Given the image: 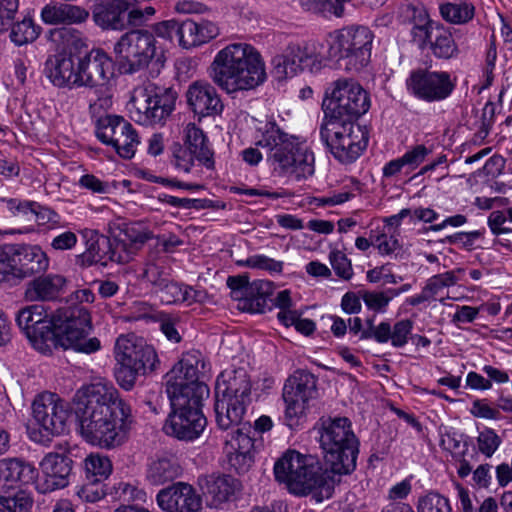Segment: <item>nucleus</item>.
Returning <instances> with one entry per match:
<instances>
[{
  "label": "nucleus",
  "instance_id": "nucleus-1",
  "mask_svg": "<svg viewBox=\"0 0 512 512\" xmlns=\"http://www.w3.org/2000/svg\"><path fill=\"white\" fill-rule=\"evenodd\" d=\"M74 402L80 433L88 443L113 449L128 440L135 418L130 404L112 384L97 382L82 387Z\"/></svg>",
  "mask_w": 512,
  "mask_h": 512
},
{
  "label": "nucleus",
  "instance_id": "nucleus-2",
  "mask_svg": "<svg viewBox=\"0 0 512 512\" xmlns=\"http://www.w3.org/2000/svg\"><path fill=\"white\" fill-rule=\"evenodd\" d=\"M200 356L198 351L185 354L166 374V393L172 412L163 429L167 435L179 440L198 438L207 424L201 407L209 396V388L199 381V365L204 366Z\"/></svg>",
  "mask_w": 512,
  "mask_h": 512
},
{
  "label": "nucleus",
  "instance_id": "nucleus-3",
  "mask_svg": "<svg viewBox=\"0 0 512 512\" xmlns=\"http://www.w3.org/2000/svg\"><path fill=\"white\" fill-rule=\"evenodd\" d=\"M209 73L212 81L229 95L256 90L268 78L262 54L246 42L230 43L220 49Z\"/></svg>",
  "mask_w": 512,
  "mask_h": 512
},
{
  "label": "nucleus",
  "instance_id": "nucleus-4",
  "mask_svg": "<svg viewBox=\"0 0 512 512\" xmlns=\"http://www.w3.org/2000/svg\"><path fill=\"white\" fill-rule=\"evenodd\" d=\"M325 463L335 475H347L356 468L359 440L347 417H322L317 424Z\"/></svg>",
  "mask_w": 512,
  "mask_h": 512
},
{
  "label": "nucleus",
  "instance_id": "nucleus-5",
  "mask_svg": "<svg viewBox=\"0 0 512 512\" xmlns=\"http://www.w3.org/2000/svg\"><path fill=\"white\" fill-rule=\"evenodd\" d=\"M92 329L91 316L82 305L60 308L53 315V337L51 348L60 346L85 354L94 353L101 348L96 337L87 338Z\"/></svg>",
  "mask_w": 512,
  "mask_h": 512
},
{
  "label": "nucleus",
  "instance_id": "nucleus-6",
  "mask_svg": "<svg viewBox=\"0 0 512 512\" xmlns=\"http://www.w3.org/2000/svg\"><path fill=\"white\" fill-rule=\"evenodd\" d=\"M371 107L369 93L353 79H338L323 100L326 124L353 126Z\"/></svg>",
  "mask_w": 512,
  "mask_h": 512
},
{
  "label": "nucleus",
  "instance_id": "nucleus-7",
  "mask_svg": "<svg viewBox=\"0 0 512 512\" xmlns=\"http://www.w3.org/2000/svg\"><path fill=\"white\" fill-rule=\"evenodd\" d=\"M117 367L115 377L121 388L131 390L137 378L152 372L159 364L155 349L143 339L120 335L114 348Z\"/></svg>",
  "mask_w": 512,
  "mask_h": 512
},
{
  "label": "nucleus",
  "instance_id": "nucleus-8",
  "mask_svg": "<svg viewBox=\"0 0 512 512\" xmlns=\"http://www.w3.org/2000/svg\"><path fill=\"white\" fill-rule=\"evenodd\" d=\"M256 144L273 151V161L282 174L300 180L314 173L313 156L302 150L299 137L284 130H264Z\"/></svg>",
  "mask_w": 512,
  "mask_h": 512
},
{
  "label": "nucleus",
  "instance_id": "nucleus-9",
  "mask_svg": "<svg viewBox=\"0 0 512 512\" xmlns=\"http://www.w3.org/2000/svg\"><path fill=\"white\" fill-rule=\"evenodd\" d=\"M373 40L374 34L366 26L343 27L328 34V55L343 60L346 70L358 72L371 60Z\"/></svg>",
  "mask_w": 512,
  "mask_h": 512
},
{
  "label": "nucleus",
  "instance_id": "nucleus-10",
  "mask_svg": "<svg viewBox=\"0 0 512 512\" xmlns=\"http://www.w3.org/2000/svg\"><path fill=\"white\" fill-rule=\"evenodd\" d=\"M177 94L172 88L153 83L136 87L128 103L131 119L138 125L161 124L175 108Z\"/></svg>",
  "mask_w": 512,
  "mask_h": 512
},
{
  "label": "nucleus",
  "instance_id": "nucleus-11",
  "mask_svg": "<svg viewBox=\"0 0 512 512\" xmlns=\"http://www.w3.org/2000/svg\"><path fill=\"white\" fill-rule=\"evenodd\" d=\"M156 42L154 35L144 29L124 33L113 48L120 73L134 74L147 67L156 56Z\"/></svg>",
  "mask_w": 512,
  "mask_h": 512
},
{
  "label": "nucleus",
  "instance_id": "nucleus-12",
  "mask_svg": "<svg viewBox=\"0 0 512 512\" xmlns=\"http://www.w3.org/2000/svg\"><path fill=\"white\" fill-rule=\"evenodd\" d=\"M49 264V257L39 245H4L5 283L16 284L26 278L44 274Z\"/></svg>",
  "mask_w": 512,
  "mask_h": 512
},
{
  "label": "nucleus",
  "instance_id": "nucleus-13",
  "mask_svg": "<svg viewBox=\"0 0 512 512\" xmlns=\"http://www.w3.org/2000/svg\"><path fill=\"white\" fill-rule=\"evenodd\" d=\"M335 474L323 469L319 461L311 455H303L300 469L290 478L289 492L298 496L312 494L317 502L332 497L335 487Z\"/></svg>",
  "mask_w": 512,
  "mask_h": 512
},
{
  "label": "nucleus",
  "instance_id": "nucleus-14",
  "mask_svg": "<svg viewBox=\"0 0 512 512\" xmlns=\"http://www.w3.org/2000/svg\"><path fill=\"white\" fill-rule=\"evenodd\" d=\"M335 474L323 469L319 461L311 455H303L300 469L290 478L289 492L298 496L312 494L317 502L332 497L335 487Z\"/></svg>",
  "mask_w": 512,
  "mask_h": 512
},
{
  "label": "nucleus",
  "instance_id": "nucleus-15",
  "mask_svg": "<svg viewBox=\"0 0 512 512\" xmlns=\"http://www.w3.org/2000/svg\"><path fill=\"white\" fill-rule=\"evenodd\" d=\"M74 461L67 442L54 445L53 451L44 455L39 463L41 478L35 480V489L40 494H48L70 485Z\"/></svg>",
  "mask_w": 512,
  "mask_h": 512
},
{
  "label": "nucleus",
  "instance_id": "nucleus-16",
  "mask_svg": "<svg viewBox=\"0 0 512 512\" xmlns=\"http://www.w3.org/2000/svg\"><path fill=\"white\" fill-rule=\"evenodd\" d=\"M86 249L77 256V264L87 268L93 265L106 267L110 262L127 263L132 259L133 251H124L125 242H115L96 230L83 231Z\"/></svg>",
  "mask_w": 512,
  "mask_h": 512
},
{
  "label": "nucleus",
  "instance_id": "nucleus-17",
  "mask_svg": "<svg viewBox=\"0 0 512 512\" xmlns=\"http://www.w3.org/2000/svg\"><path fill=\"white\" fill-rule=\"evenodd\" d=\"M273 73L278 80L294 77L303 71L319 72L323 58L313 46L290 43L281 54L271 61Z\"/></svg>",
  "mask_w": 512,
  "mask_h": 512
},
{
  "label": "nucleus",
  "instance_id": "nucleus-18",
  "mask_svg": "<svg viewBox=\"0 0 512 512\" xmlns=\"http://www.w3.org/2000/svg\"><path fill=\"white\" fill-rule=\"evenodd\" d=\"M409 94L426 102H438L448 98L455 84L446 71H431L419 68L412 70L406 79Z\"/></svg>",
  "mask_w": 512,
  "mask_h": 512
},
{
  "label": "nucleus",
  "instance_id": "nucleus-19",
  "mask_svg": "<svg viewBox=\"0 0 512 512\" xmlns=\"http://www.w3.org/2000/svg\"><path fill=\"white\" fill-rule=\"evenodd\" d=\"M317 396V378L306 370L295 371L283 387L286 418L291 421L299 418Z\"/></svg>",
  "mask_w": 512,
  "mask_h": 512
},
{
  "label": "nucleus",
  "instance_id": "nucleus-20",
  "mask_svg": "<svg viewBox=\"0 0 512 512\" xmlns=\"http://www.w3.org/2000/svg\"><path fill=\"white\" fill-rule=\"evenodd\" d=\"M15 321L35 349L44 354L51 352L53 317L49 318L43 305L33 304L20 309Z\"/></svg>",
  "mask_w": 512,
  "mask_h": 512
},
{
  "label": "nucleus",
  "instance_id": "nucleus-21",
  "mask_svg": "<svg viewBox=\"0 0 512 512\" xmlns=\"http://www.w3.org/2000/svg\"><path fill=\"white\" fill-rule=\"evenodd\" d=\"M70 413L69 403L52 392L37 395L32 403L34 420L50 435L65 433Z\"/></svg>",
  "mask_w": 512,
  "mask_h": 512
},
{
  "label": "nucleus",
  "instance_id": "nucleus-22",
  "mask_svg": "<svg viewBox=\"0 0 512 512\" xmlns=\"http://www.w3.org/2000/svg\"><path fill=\"white\" fill-rule=\"evenodd\" d=\"M333 157L342 164L355 162L368 144L367 130H320Z\"/></svg>",
  "mask_w": 512,
  "mask_h": 512
},
{
  "label": "nucleus",
  "instance_id": "nucleus-23",
  "mask_svg": "<svg viewBox=\"0 0 512 512\" xmlns=\"http://www.w3.org/2000/svg\"><path fill=\"white\" fill-rule=\"evenodd\" d=\"M78 71V54L68 50H61L49 55L44 63L45 77L59 89L82 88Z\"/></svg>",
  "mask_w": 512,
  "mask_h": 512
},
{
  "label": "nucleus",
  "instance_id": "nucleus-24",
  "mask_svg": "<svg viewBox=\"0 0 512 512\" xmlns=\"http://www.w3.org/2000/svg\"><path fill=\"white\" fill-rule=\"evenodd\" d=\"M82 88H94L108 82L114 76V62L101 48H93L78 54Z\"/></svg>",
  "mask_w": 512,
  "mask_h": 512
},
{
  "label": "nucleus",
  "instance_id": "nucleus-25",
  "mask_svg": "<svg viewBox=\"0 0 512 512\" xmlns=\"http://www.w3.org/2000/svg\"><path fill=\"white\" fill-rule=\"evenodd\" d=\"M158 506L165 512H200L202 498L188 483L177 482L161 489L156 497Z\"/></svg>",
  "mask_w": 512,
  "mask_h": 512
},
{
  "label": "nucleus",
  "instance_id": "nucleus-26",
  "mask_svg": "<svg viewBox=\"0 0 512 512\" xmlns=\"http://www.w3.org/2000/svg\"><path fill=\"white\" fill-rule=\"evenodd\" d=\"M197 482L207 505L211 508L231 501L241 487L237 479L219 472L200 475Z\"/></svg>",
  "mask_w": 512,
  "mask_h": 512
},
{
  "label": "nucleus",
  "instance_id": "nucleus-27",
  "mask_svg": "<svg viewBox=\"0 0 512 512\" xmlns=\"http://www.w3.org/2000/svg\"><path fill=\"white\" fill-rule=\"evenodd\" d=\"M25 287L24 297L30 302H51L66 292L67 279L61 274H38Z\"/></svg>",
  "mask_w": 512,
  "mask_h": 512
},
{
  "label": "nucleus",
  "instance_id": "nucleus-28",
  "mask_svg": "<svg viewBox=\"0 0 512 512\" xmlns=\"http://www.w3.org/2000/svg\"><path fill=\"white\" fill-rule=\"evenodd\" d=\"M226 445L230 447L227 451V461L230 470L242 475L246 474L254 464V440L243 428H238L227 439Z\"/></svg>",
  "mask_w": 512,
  "mask_h": 512
},
{
  "label": "nucleus",
  "instance_id": "nucleus-29",
  "mask_svg": "<svg viewBox=\"0 0 512 512\" xmlns=\"http://www.w3.org/2000/svg\"><path fill=\"white\" fill-rule=\"evenodd\" d=\"M89 11L81 6L50 2L40 12V19L46 25L70 26L85 23L89 18Z\"/></svg>",
  "mask_w": 512,
  "mask_h": 512
},
{
  "label": "nucleus",
  "instance_id": "nucleus-30",
  "mask_svg": "<svg viewBox=\"0 0 512 512\" xmlns=\"http://www.w3.org/2000/svg\"><path fill=\"white\" fill-rule=\"evenodd\" d=\"M187 101L200 117L214 116L222 112L223 104L215 88L209 83L194 82L187 90Z\"/></svg>",
  "mask_w": 512,
  "mask_h": 512
},
{
  "label": "nucleus",
  "instance_id": "nucleus-31",
  "mask_svg": "<svg viewBox=\"0 0 512 512\" xmlns=\"http://www.w3.org/2000/svg\"><path fill=\"white\" fill-rule=\"evenodd\" d=\"M251 382L244 369H237L222 372L215 386V397H227L243 402H251Z\"/></svg>",
  "mask_w": 512,
  "mask_h": 512
},
{
  "label": "nucleus",
  "instance_id": "nucleus-32",
  "mask_svg": "<svg viewBox=\"0 0 512 512\" xmlns=\"http://www.w3.org/2000/svg\"><path fill=\"white\" fill-rule=\"evenodd\" d=\"M219 34L220 29L215 22L187 19L179 27V45L184 49L198 47L215 39Z\"/></svg>",
  "mask_w": 512,
  "mask_h": 512
},
{
  "label": "nucleus",
  "instance_id": "nucleus-33",
  "mask_svg": "<svg viewBox=\"0 0 512 512\" xmlns=\"http://www.w3.org/2000/svg\"><path fill=\"white\" fill-rule=\"evenodd\" d=\"M39 476L36 467L19 458H4L0 460V486L12 487L20 482L32 484Z\"/></svg>",
  "mask_w": 512,
  "mask_h": 512
},
{
  "label": "nucleus",
  "instance_id": "nucleus-34",
  "mask_svg": "<svg viewBox=\"0 0 512 512\" xmlns=\"http://www.w3.org/2000/svg\"><path fill=\"white\" fill-rule=\"evenodd\" d=\"M129 8L126 0H108L96 7L93 18L102 29L122 31L127 26L126 13Z\"/></svg>",
  "mask_w": 512,
  "mask_h": 512
},
{
  "label": "nucleus",
  "instance_id": "nucleus-35",
  "mask_svg": "<svg viewBox=\"0 0 512 512\" xmlns=\"http://www.w3.org/2000/svg\"><path fill=\"white\" fill-rule=\"evenodd\" d=\"M250 403L227 397H215V416L219 428L228 430L242 423Z\"/></svg>",
  "mask_w": 512,
  "mask_h": 512
},
{
  "label": "nucleus",
  "instance_id": "nucleus-36",
  "mask_svg": "<svg viewBox=\"0 0 512 512\" xmlns=\"http://www.w3.org/2000/svg\"><path fill=\"white\" fill-rule=\"evenodd\" d=\"M112 105L111 97H99L89 106L91 120L95 128H132L122 116L107 111Z\"/></svg>",
  "mask_w": 512,
  "mask_h": 512
},
{
  "label": "nucleus",
  "instance_id": "nucleus-37",
  "mask_svg": "<svg viewBox=\"0 0 512 512\" xmlns=\"http://www.w3.org/2000/svg\"><path fill=\"white\" fill-rule=\"evenodd\" d=\"M429 48L433 56L437 59H454L460 54V49L452 32L449 28H446L441 24L436 25Z\"/></svg>",
  "mask_w": 512,
  "mask_h": 512
},
{
  "label": "nucleus",
  "instance_id": "nucleus-38",
  "mask_svg": "<svg viewBox=\"0 0 512 512\" xmlns=\"http://www.w3.org/2000/svg\"><path fill=\"white\" fill-rule=\"evenodd\" d=\"M185 146L196 156V160L207 169H213L215 165L214 152L203 130H185L183 136Z\"/></svg>",
  "mask_w": 512,
  "mask_h": 512
},
{
  "label": "nucleus",
  "instance_id": "nucleus-39",
  "mask_svg": "<svg viewBox=\"0 0 512 512\" xmlns=\"http://www.w3.org/2000/svg\"><path fill=\"white\" fill-rule=\"evenodd\" d=\"M118 228L123 237L115 239V242H125L124 251H133V255L147 240L152 238L151 231L142 222H123L118 225Z\"/></svg>",
  "mask_w": 512,
  "mask_h": 512
},
{
  "label": "nucleus",
  "instance_id": "nucleus-40",
  "mask_svg": "<svg viewBox=\"0 0 512 512\" xmlns=\"http://www.w3.org/2000/svg\"><path fill=\"white\" fill-rule=\"evenodd\" d=\"M181 474V467L172 459L160 458L153 461L147 471V479L153 485H163Z\"/></svg>",
  "mask_w": 512,
  "mask_h": 512
},
{
  "label": "nucleus",
  "instance_id": "nucleus-41",
  "mask_svg": "<svg viewBox=\"0 0 512 512\" xmlns=\"http://www.w3.org/2000/svg\"><path fill=\"white\" fill-rule=\"evenodd\" d=\"M86 481L102 483L112 473L111 460L99 453H91L84 460Z\"/></svg>",
  "mask_w": 512,
  "mask_h": 512
},
{
  "label": "nucleus",
  "instance_id": "nucleus-42",
  "mask_svg": "<svg viewBox=\"0 0 512 512\" xmlns=\"http://www.w3.org/2000/svg\"><path fill=\"white\" fill-rule=\"evenodd\" d=\"M302 457L303 454L295 450H288L275 462V479L279 483L285 484L287 489H289L290 486V478L295 476V474H297V470L300 469V461Z\"/></svg>",
  "mask_w": 512,
  "mask_h": 512
},
{
  "label": "nucleus",
  "instance_id": "nucleus-43",
  "mask_svg": "<svg viewBox=\"0 0 512 512\" xmlns=\"http://www.w3.org/2000/svg\"><path fill=\"white\" fill-rule=\"evenodd\" d=\"M246 299L244 300V309L251 312L263 313L267 306V298L271 294V282L264 280H257L249 284Z\"/></svg>",
  "mask_w": 512,
  "mask_h": 512
},
{
  "label": "nucleus",
  "instance_id": "nucleus-44",
  "mask_svg": "<svg viewBox=\"0 0 512 512\" xmlns=\"http://www.w3.org/2000/svg\"><path fill=\"white\" fill-rule=\"evenodd\" d=\"M442 18L451 24H466L474 18L475 7L466 1L447 2L440 5Z\"/></svg>",
  "mask_w": 512,
  "mask_h": 512
},
{
  "label": "nucleus",
  "instance_id": "nucleus-45",
  "mask_svg": "<svg viewBox=\"0 0 512 512\" xmlns=\"http://www.w3.org/2000/svg\"><path fill=\"white\" fill-rule=\"evenodd\" d=\"M41 31L42 28L28 15L12 25L10 40L17 46L26 45L34 42L40 36Z\"/></svg>",
  "mask_w": 512,
  "mask_h": 512
},
{
  "label": "nucleus",
  "instance_id": "nucleus-46",
  "mask_svg": "<svg viewBox=\"0 0 512 512\" xmlns=\"http://www.w3.org/2000/svg\"><path fill=\"white\" fill-rule=\"evenodd\" d=\"M162 303L173 304L180 301H196L198 300L197 292L192 288H183L171 278L158 288L155 292Z\"/></svg>",
  "mask_w": 512,
  "mask_h": 512
},
{
  "label": "nucleus",
  "instance_id": "nucleus-47",
  "mask_svg": "<svg viewBox=\"0 0 512 512\" xmlns=\"http://www.w3.org/2000/svg\"><path fill=\"white\" fill-rule=\"evenodd\" d=\"M347 0H299L304 11L320 14L324 17L344 15V5Z\"/></svg>",
  "mask_w": 512,
  "mask_h": 512
},
{
  "label": "nucleus",
  "instance_id": "nucleus-48",
  "mask_svg": "<svg viewBox=\"0 0 512 512\" xmlns=\"http://www.w3.org/2000/svg\"><path fill=\"white\" fill-rule=\"evenodd\" d=\"M115 136L113 148L117 154L124 159H131L139 144V137L136 130H110Z\"/></svg>",
  "mask_w": 512,
  "mask_h": 512
},
{
  "label": "nucleus",
  "instance_id": "nucleus-49",
  "mask_svg": "<svg viewBox=\"0 0 512 512\" xmlns=\"http://www.w3.org/2000/svg\"><path fill=\"white\" fill-rule=\"evenodd\" d=\"M436 25L439 24L433 22L426 13L419 14L418 19L411 29L413 42H415L421 49L429 46Z\"/></svg>",
  "mask_w": 512,
  "mask_h": 512
},
{
  "label": "nucleus",
  "instance_id": "nucleus-50",
  "mask_svg": "<svg viewBox=\"0 0 512 512\" xmlns=\"http://www.w3.org/2000/svg\"><path fill=\"white\" fill-rule=\"evenodd\" d=\"M34 498L25 490H18L13 495H0V506L7 512H32Z\"/></svg>",
  "mask_w": 512,
  "mask_h": 512
},
{
  "label": "nucleus",
  "instance_id": "nucleus-51",
  "mask_svg": "<svg viewBox=\"0 0 512 512\" xmlns=\"http://www.w3.org/2000/svg\"><path fill=\"white\" fill-rule=\"evenodd\" d=\"M464 272V269L458 268L430 277L425 284L426 292L434 298L442 289L454 286L460 280L458 274Z\"/></svg>",
  "mask_w": 512,
  "mask_h": 512
},
{
  "label": "nucleus",
  "instance_id": "nucleus-52",
  "mask_svg": "<svg viewBox=\"0 0 512 512\" xmlns=\"http://www.w3.org/2000/svg\"><path fill=\"white\" fill-rule=\"evenodd\" d=\"M418 512H452L448 498L437 492H429L420 497L417 503Z\"/></svg>",
  "mask_w": 512,
  "mask_h": 512
},
{
  "label": "nucleus",
  "instance_id": "nucleus-53",
  "mask_svg": "<svg viewBox=\"0 0 512 512\" xmlns=\"http://www.w3.org/2000/svg\"><path fill=\"white\" fill-rule=\"evenodd\" d=\"M172 153V163L176 169L181 170L185 173L191 172L194 167L196 156L188 149L187 146L179 142H174L170 147Z\"/></svg>",
  "mask_w": 512,
  "mask_h": 512
},
{
  "label": "nucleus",
  "instance_id": "nucleus-54",
  "mask_svg": "<svg viewBox=\"0 0 512 512\" xmlns=\"http://www.w3.org/2000/svg\"><path fill=\"white\" fill-rule=\"evenodd\" d=\"M395 296H398V292L388 289L386 291H367L362 298L368 309L374 312H385L389 302Z\"/></svg>",
  "mask_w": 512,
  "mask_h": 512
},
{
  "label": "nucleus",
  "instance_id": "nucleus-55",
  "mask_svg": "<svg viewBox=\"0 0 512 512\" xmlns=\"http://www.w3.org/2000/svg\"><path fill=\"white\" fill-rule=\"evenodd\" d=\"M502 443L500 436L491 428H484L477 437L478 450L490 458Z\"/></svg>",
  "mask_w": 512,
  "mask_h": 512
},
{
  "label": "nucleus",
  "instance_id": "nucleus-56",
  "mask_svg": "<svg viewBox=\"0 0 512 512\" xmlns=\"http://www.w3.org/2000/svg\"><path fill=\"white\" fill-rule=\"evenodd\" d=\"M38 208L36 210L35 206L33 207L30 220L34 219L38 226H43L48 230L62 227L61 216L58 213L47 207L38 206Z\"/></svg>",
  "mask_w": 512,
  "mask_h": 512
},
{
  "label": "nucleus",
  "instance_id": "nucleus-57",
  "mask_svg": "<svg viewBox=\"0 0 512 512\" xmlns=\"http://www.w3.org/2000/svg\"><path fill=\"white\" fill-rule=\"evenodd\" d=\"M160 314L151 304L144 301H135L129 307L127 318L132 321H158Z\"/></svg>",
  "mask_w": 512,
  "mask_h": 512
},
{
  "label": "nucleus",
  "instance_id": "nucleus-58",
  "mask_svg": "<svg viewBox=\"0 0 512 512\" xmlns=\"http://www.w3.org/2000/svg\"><path fill=\"white\" fill-rule=\"evenodd\" d=\"M413 330V322L409 319H402L391 327V345L394 348L404 347L409 340Z\"/></svg>",
  "mask_w": 512,
  "mask_h": 512
},
{
  "label": "nucleus",
  "instance_id": "nucleus-59",
  "mask_svg": "<svg viewBox=\"0 0 512 512\" xmlns=\"http://www.w3.org/2000/svg\"><path fill=\"white\" fill-rule=\"evenodd\" d=\"M248 264L250 265V268L264 270L271 275L281 274L284 267V263L282 261L275 260L262 254L252 255Z\"/></svg>",
  "mask_w": 512,
  "mask_h": 512
},
{
  "label": "nucleus",
  "instance_id": "nucleus-60",
  "mask_svg": "<svg viewBox=\"0 0 512 512\" xmlns=\"http://www.w3.org/2000/svg\"><path fill=\"white\" fill-rule=\"evenodd\" d=\"M331 266L335 274L344 279L349 280L353 276L351 261L341 251H332L329 256Z\"/></svg>",
  "mask_w": 512,
  "mask_h": 512
},
{
  "label": "nucleus",
  "instance_id": "nucleus-61",
  "mask_svg": "<svg viewBox=\"0 0 512 512\" xmlns=\"http://www.w3.org/2000/svg\"><path fill=\"white\" fill-rule=\"evenodd\" d=\"M142 278L149 282L153 286L154 291L157 292L158 288L170 279V275L162 266L150 263L146 265Z\"/></svg>",
  "mask_w": 512,
  "mask_h": 512
},
{
  "label": "nucleus",
  "instance_id": "nucleus-62",
  "mask_svg": "<svg viewBox=\"0 0 512 512\" xmlns=\"http://www.w3.org/2000/svg\"><path fill=\"white\" fill-rule=\"evenodd\" d=\"M431 153L425 145H416L411 150H408L401 158L404 162L405 167L409 171H413L418 168L425 160V158Z\"/></svg>",
  "mask_w": 512,
  "mask_h": 512
},
{
  "label": "nucleus",
  "instance_id": "nucleus-63",
  "mask_svg": "<svg viewBox=\"0 0 512 512\" xmlns=\"http://www.w3.org/2000/svg\"><path fill=\"white\" fill-rule=\"evenodd\" d=\"M249 277L247 274L229 276L227 278V286L231 290V296L235 300H245L249 288Z\"/></svg>",
  "mask_w": 512,
  "mask_h": 512
},
{
  "label": "nucleus",
  "instance_id": "nucleus-64",
  "mask_svg": "<svg viewBox=\"0 0 512 512\" xmlns=\"http://www.w3.org/2000/svg\"><path fill=\"white\" fill-rule=\"evenodd\" d=\"M19 8V0H0V34L11 26Z\"/></svg>",
  "mask_w": 512,
  "mask_h": 512
}]
</instances>
